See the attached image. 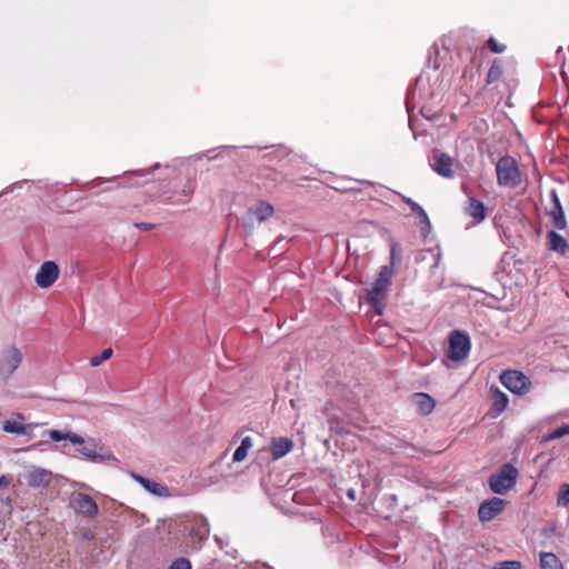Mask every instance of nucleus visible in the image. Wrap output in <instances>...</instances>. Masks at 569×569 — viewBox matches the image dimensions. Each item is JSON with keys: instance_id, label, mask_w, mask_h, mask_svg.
Wrapping results in <instances>:
<instances>
[{"instance_id": "aec40b11", "label": "nucleus", "mask_w": 569, "mask_h": 569, "mask_svg": "<svg viewBox=\"0 0 569 569\" xmlns=\"http://www.w3.org/2000/svg\"><path fill=\"white\" fill-rule=\"evenodd\" d=\"M415 402L418 407V410L422 415L430 413L435 408V400L427 393H416Z\"/></svg>"}, {"instance_id": "f8f14e48", "label": "nucleus", "mask_w": 569, "mask_h": 569, "mask_svg": "<svg viewBox=\"0 0 569 569\" xmlns=\"http://www.w3.org/2000/svg\"><path fill=\"white\" fill-rule=\"evenodd\" d=\"M505 505L506 501L497 497L483 501L478 509L480 521L486 522L492 520L502 512Z\"/></svg>"}, {"instance_id": "58836bf2", "label": "nucleus", "mask_w": 569, "mask_h": 569, "mask_svg": "<svg viewBox=\"0 0 569 569\" xmlns=\"http://www.w3.org/2000/svg\"><path fill=\"white\" fill-rule=\"evenodd\" d=\"M134 227L140 230L148 231V230H151L154 226L152 223H148V222H137V223H134Z\"/></svg>"}, {"instance_id": "9d476101", "label": "nucleus", "mask_w": 569, "mask_h": 569, "mask_svg": "<svg viewBox=\"0 0 569 569\" xmlns=\"http://www.w3.org/2000/svg\"><path fill=\"white\" fill-rule=\"evenodd\" d=\"M70 507L84 517L93 518L98 515V505L88 495L77 492L71 496Z\"/></svg>"}, {"instance_id": "2f4dec72", "label": "nucleus", "mask_w": 569, "mask_h": 569, "mask_svg": "<svg viewBox=\"0 0 569 569\" xmlns=\"http://www.w3.org/2000/svg\"><path fill=\"white\" fill-rule=\"evenodd\" d=\"M390 259L391 264H395L396 262H399L401 260V249L399 248L398 243L391 244Z\"/></svg>"}, {"instance_id": "f704fd0d", "label": "nucleus", "mask_w": 569, "mask_h": 569, "mask_svg": "<svg viewBox=\"0 0 569 569\" xmlns=\"http://www.w3.org/2000/svg\"><path fill=\"white\" fill-rule=\"evenodd\" d=\"M247 455H248V451H246L241 447H238L233 453L232 460L236 462H240L246 459Z\"/></svg>"}, {"instance_id": "9b49d317", "label": "nucleus", "mask_w": 569, "mask_h": 569, "mask_svg": "<svg viewBox=\"0 0 569 569\" xmlns=\"http://www.w3.org/2000/svg\"><path fill=\"white\" fill-rule=\"evenodd\" d=\"M60 270L56 262L46 261L41 264L36 273L34 281L41 289L51 287L59 278Z\"/></svg>"}, {"instance_id": "dca6fc26", "label": "nucleus", "mask_w": 569, "mask_h": 569, "mask_svg": "<svg viewBox=\"0 0 569 569\" xmlns=\"http://www.w3.org/2000/svg\"><path fill=\"white\" fill-rule=\"evenodd\" d=\"M293 443L289 438H273L270 443L272 459L278 460L284 457L289 451H291Z\"/></svg>"}, {"instance_id": "f03ea898", "label": "nucleus", "mask_w": 569, "mask_h": 569, "mask_svg": "<svg viewBox=\"0 0 569 569\" xmlns=\"http://www.w3.org/2000/svg\"><path fill=\"white\" fill-rule=\"evenodd\" d=\"M497 183L505 188H516L522 181V174L517 160L511 156H503L496 162Z\"/></svg>"}, {"instance_id": "423d86ee", "label": "nucleus", "mask_w": 569, "mask_h": 569, "mask_svg": "<svg viewBox=\"0 0 569 569\" xmlns=\"http://www.w3.org/2000/svg\"><path fill=\"white\" fill-rule=\"evenodd\" d=\"M500 382L511 392L517 395L527 393L530 389V380L522 372L507 370L500 375Z\"/></svg>"}, {"instance_id": "e433bc0d", "label": "nucleus", "mask_w": 569, "mask_h": 569, "mask_svg": "<svg viewBox=\"0 0 569 569\" xmlns=\"http://www.w3.org/2000/svg\"><path fill=\"white\" fill-rule=\"evenodd\" d=\"M193 191H194V182L188 181V183L182 189L183 194L190 197L193 193Z\"/></svg>"}, {"instance_id": "7ed1b4c3", "label": "nucleus", "mask_w": 569, "mask_h": 569, "mask_svg": "<svg viewBox=\"0 0 569 569\" xmlns=\"http://www.w3.org/2000/svg\"><path fill=\"white\" fill-rule=\"evenodd\" d=\"M517 478V468L506 463L497 473L490 476L489 487L495 493L505 495L516 485Z\"/></svg>"}, {"instance_id": "0eeeda50", "label": "nucleus", "mask_w": 569, "mask_h": 569, "mask_svg": "<svg viewBox=\"0 0 569 569\" xmlns=\"http://www.w3.org/2000/svg\"><path fill=\"white\" fill-rule=\"evenodd\" d=\"M23 355L16 346H10L4 349L2 358L0 359V376L9 378L22 363Z\"/></svg>"}, {"instance_id": "bb28decb", "label": "nucleus", "mask_w": 569, "mask_h": 569, "mask_svg": "<svg viewBox=\"0 0 569 569\" xmlns=\"http://www.w3.org/2000/svg\"><path fill=\"white\" fill-rule=\"evenodd\" d=\"M111 356H112V349L111 348H107L99 356L92 357L90 359V366L98 367L103 361L108 360Z\"/></svg>"}, {"instance_id": "412c9836", "label": "nucleus", "mask_w": 569, "mask_h": 569, "mask_svg": "<svg viewBox=\"0 0 569 569\" xmlns=\"http://www.w3.org/2000/svg\"><path fill=\"white\" fill-rule=\"evenodd\" d=\"M37 426L38 423L22 425L19 421L6 420L2 425V429L8 433L22 435L26 433L28 430H32Z\"/></svg>"}, {"instance_id": "39448f33", "label": "nucleus", "mask_w": 569, "mask_h": 569, "mask_svg": "<svg viewBox=\"0 0 569 569\" xmlns=\"http://www.w3.org/2000/svg\"><path fill=\"white\" fill-rule=\"evenodd\" d=\"M274 208L267 201L259 200L247 210L242 223L248 231L254 228V221L263 222L272 217Z\"/></svg>"}, {"instance_id": "37998d69", "label": "nucleus", "mask_w": 569, "mask_h": 569, "mask_svg": "<svg viewBox=\"0 0 569 569\" xmlns=\"http://www.w3.org/2000/svg\"><path fill=\"white\" fill-rule=\"evenodd\" d=\"M216 541L220 545V547L222 548V539L220 537H216Z\"/></svg>"}, {"instance_id": "c9c22d12", "label": "nucleus", "mask_w": 569, "mask_h": 569, "mask_svg": "<svg viewBox=\"0 0 569 569\" xmlns=\"http://www.w3.org/2000/svg\"><path fill=\"white\" fill-rule=\"evenodd\" d=\"M418 216L420 217V222L425 224V228L430 230L431 223L425 209H422V212H419Z\"/></svg>"}, {"instance_id": "6ab92c4d", "label": "nucleus", "mask_w": 569, "mask_h": 569, "mask_svg": "<svg viewBox=\"0 0 569 569\" xmlns=\"http://www.w3.org/2000/svg\"><path fill=\"white\" fill-rule=\"evenodd\" d=\"M51 473L46 469L37 468L29 472L28 482L32 487L46 486L50 482Z\"/></svg>"}, {"instance_id": "7c9ffc66", "label": "nucleus", "mask_w": 569, "mask_h": 569, "mask_svg": "<svg viewBox=\"0 0 569 569\" xmlns=\"http://www.w3.org/2000/svg\"><path fill=\"white\" fill-rule=\"evenodd\" d=\"M399 196H400L401 200L405 203H407L415 213L418 214L419 212H422L423 208L419 203H417L411 198H408V197H406L403 194H399Z\"/></svg>"}, {"instance_id": "a211bd4d", "label": "nucleus", "mask_w": 569, "mask_h": 569, "mask_svg": "<svg viewBox=\"0 0 569 569\" xmlns=\"http://www.w3.org/2000/svg\"><path fill=\"white\" fill-rule=\"evenodd\" d=\"M466 211L475 220V223H479L486 218L485 204L476 198H469Z\"/></svg>"}, {"instance_id": "ddd939ff", "label": "nucleus", "mask_w": 569, "mask_h": 569, "mask_svg": "<svg viewBox=\"0 0 569 569\" xmlns=\"http://www.w3.org/2000/svg\"><path fill=\"white\" fill-rule=\"evenodd\" d=\"M433 163L432 169L441 177L443 178H452L453 177V170H452V158L443 152H433Z\"/></svg>"}, {"instance_id": "4c0bfd02", "label": "nucleus", "mask_w": 569, "mask_h": 569, "mask_svg": "<svg viewBox=\"0 0 569 569\" xmlns=\"http://www.w3.org/2000/svg\"><path fill=\"white\" fill-rule=\"evenodd\" d=\"M242 449H244L246 451H248L251 447H252V440L250 437H244L242 440H241V443L240 446Z\"/></svg>"}, {"instance_id": "393cba45", "label": "nucleus", "mask_w": 569, "mask_h": 569, "mask_svg": "<svg viewBox=\"0 0 569 569\" xmlns=\"http://www.w3.org/2000/svg\"><path fill=\"white\" fill-rule=\"evenodd\" d=\"M495 409L498 411V412H502L506 407L508 406V397L506 393L501 392V391H497L496 395H495Z\"/></svg>"}, {"instance_id": "72a5a7b5", "label": "nucleus", "mask_w": 569, "mask_h": 569, "mask_svg": "<svg viewBox=\"0 0 569 569\" xmlns=\"http://www.w3.org/2000/svg\"><path fill=\"white\" fill-rule=\"evenodd\" d=\"M169 569H191V565L190 562L184 559V558H180V559H177L170 567Z\"/></svg>"}, {"instance_id": "f257e3e1", "label": "nucleus", "mask_w": 569, "mask_h": 569, "mask_svg": "<svg viewBox=\"0 0 569 569\" xmlns=\"http://www.w3.org/2000/svg\"><path fill=\"white\" fill-rule=\"evenodd\" d=\"M392 274V266L381 267L378 278L375 280L372 288L367 293L369 303L375 308L378 315L382 313L386 293L389 290Z\"/></svg>"}, {"instance_id": "5701e85b", "label": "nucleus", "mask_w": 569, "mask_h": 569, "mask_svg": "<svg viewBox=\"0 0 569 569\" xmlns=\"http://www.w3.org/2000/svg\"><path fill=\"white\" fill-rule=\"evenodd\" d=\"M540 568L541 569H563L559 558L552 552L540 553Z\"/></svg>"}, {"instance_id": "79ce46f5", "label": "nucleus", "mask_w": 569, "mask_h": 569, "mask_svg": "<svg viewBox=\"0 0 569 569\" xmlns=\"http://www.w3.org/2000/svg\"><path fill=\"white\" fill-rule=\"evenodd\" d=\"M7 483H8V481L6 480V478H4V477H1V478H0V488H1L2 486H6Z\"/></svg>"}, {"instance_id": "473e14b6", "label": "nucleus", "mask_w": 569, "mask_h": 569, "mask_svg": "<svg viewBox=\"0 0 569 569\" xmlns=\"http://www.w3.org/2000/svg\"><path fill=\"white\" fill-rule=\"evenodd\" d=\"M495 569H521V562L519 561H501L498 562Z\"/></svg>"}, {"instance_id": "a878e982", "label": "nucleus", "mask_w": 569, "mask_h": 569, "mask_svg": "<svg viewBox=\"0 0 569 569\" xmlns=\"http://www.w3.org/2000/svg\"><path fill=\"white\" fill-rule=\"evenodd\" d=\"M558 506L567 507L569 506V483H565L561 486L558 498H557Z\"/></svg>"}, {"instance_id": "6e6552de", "label": "nucleus", "mask_w": 569, "mask_h": 569, "mask_svg": "<svg viewBox=\"0 0 569 569\" xmlns=\"http://www.w3.org/2000/svg\"><path fill=\"white\" fill-rule=\"evenodd\" d=\"M210 528L208 520L201 516L194 517L189 530L188 546L192 550H199L209 537Z\"/></svg>"}, {"instance_id": "a19ab883", "label": "nucleus", "mask_w": 569, "mask_h": 569, "mask_svg": "<svg viewBox=\"0 0 569 569\" xmlns=\"http://www.w3.org/2000/svg\"><path fill=\"white\" fill-rule=\"evenodd\" d=\"M83 537H84L86 539H92V538H93V533H92L91 531H86V532L83 533Z\"/></svg>"}, {"instance_id": "c85d7f7f", "label": "nucleus", "mask_w": 569, "mask_h": 569, "mask_svg": "<svg viewBox=\"0 0 569 569\" xmlns=\"http://www.w3.org/2000/svg\"><path fill=\"white\" fill-rule=\"evenodd\" d=\"M569 433V425L557 428L552 432L546 436V440H555Z\"/></svg>"}, {"instance_id": "cd10ccee", "label": "nucleus", "mask_w": 569, "mask_h": 569, "mask_svg": "<svg viewBox=\"0 0 569 569\" xmlns=\"http://www.w3.org/2000/svg\"><path fill=\"white\" fill-rule=\"evenodd\" d=\"M160 166L159 164H156L153 168L149 169V170H137V171H130V172H127L124 178H126V183L124 184H129V180L131 178H136V177H147L149 176L153 170H157L159 169Z\"/></svg>"}, {"instance_id": "b1692460", "label": "nucleus", "mask_w": 569, "mask_h": 569, "mask_svg": "<svg viewBox=\"0 0 569 569\" xmlns=\"http://www.w3.org/2000/svg\"><path fill=\"white\" fill-rule=\"evenodd\" d=\"M502 76V64H501V61L496 59L488 73H487V83H493L496 81H498Z\"/></svg>"}, {"instance_id": "20e7f679", "label": "nucleus", "mask_w": 569, "mask_h": 569, "mask_svg": "<svg viewBox=\"0 0 569 569\" xmlns=\"http://www.w3.org/2000/svg\"><path fill=\"white\" fill-rule=\"evenodd\" d=\"M471 349L470 338L467 333L453 330L449 336L447 357L456 362L465 360Z\"/></svg>"}, {"instance_id": "2eb2a0df", "label": "nucleus", "mask_w": 569, "mask_h": 569, "mask_svg": "<svg viewBox=\"0 0 569 569\" xmlns=\"http://www.w3.org/2000/svg\"><path fill=\"white\" fill-rule=\"evenodd\" d=\"M131 477L141 485L148 492L158 496V497H168L169 489L167 486L156 482L153 480L147 479L140 475L132 473Z\"/></svg>"}, {"instance_id": "4be33fe9", "label": "nucleus", "mask_w": 569, "mask_h": 569, "mask_svg": "<svg viewBox=\"0 0 569 569\" xmlns=\"http://www.w3.org/2000/svg\"><path fill=\"white\" fill-rule=\"evenodd\" d=\"M46 433H48L50 439L53 441L69 440L71 443H83L84 442V439L82 437H80L79 435L73 433V432L63 433L59 430L52 429V430L46 431Z\"/></svg>"}, {"instance_id": "1a4fd4ad", "label": "nucleus", "mask_w": 569, "mask_h": 569, "mask_svg": "<svg viewBox=\"0 0 569 569\" xmlns=\"http://www.w3.org/2000/svg\"><path fill=\"white\" fill-rule=\"evenodd\" d=\"M78 452L92 462H116L117 458L112 453H103L102 447L96 439L90 438L81 443Z\"/></svg>"}, {"instance_id": "c756f323", "label": "nucleus", "mask_w": 569, "mask_h": 569, "mask_svg": "<svg viewBox=\"0 0 569 569\" xmlns=\"http://www.w3.org/2000/svg\"><path fill=\"white\" fill-rule=\"evenodd\" d=\"M487 43L489 49L495 53H501L506 50V46L497 42L492 37L488 39Z\"/></svg>"}, {"instance_id": "f3484780", "label": "nucleus", "mask_w": 569, "mask_h": 569, "mask_svg": "<svg viewBox=\"0 0 569 569\" xmlns=\"http://www.w3.org/2000/svg\"><path fill=\"white\" fill-rule=\"evenodd\" d=\"M549 249L559 254H565L569 244L567 240L555 230H550L547 236Z\"/></svg>"}, {"instance_id": "ea45409f", "label": "nucleus", "mask_w": 569, "mask_h": 569, "mask_svg": "<svg viewBox=\"0 0 569 569\" xmlns=\"http://www.w3.org/2000/svg\"><path fill=\"white\" fill-rule=\"evenodd\" d=\"M347 496L349 499L355 500L356 499V491L353 489H349L347 491Z\"/></svg>"}, {"instance_id": "4468645a", "label": "nucleus", "mask_w": 569, "mask_h": 569, "mask_svg": "<svg viewBox=\"0 0 569 569\" xmlns=\"http://www.w3.org/2000/svg\"><path fill=\"white\" fill-rule=\"evenodd\" d=\"M550 197L553 204L549 211V216L552 219V224L556 229L563 230L567 228V220L560 199L555 190L550 192Z\"/></svg>"}]
</instances>
